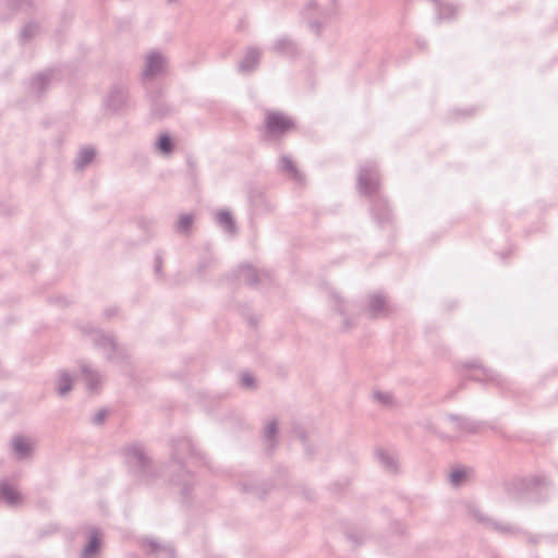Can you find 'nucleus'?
Masks as SVG:
<instances>
[{
    "label": "nucleus",
    "instance_id": "4",
    "mask_svg": "<svg viewBox=\"0 0 558 558\" xmlns=\"http://www.w3.org/2000/svg\"><path fill=\"white\" fill-rule=\"evenodd\" d=\"M392 312L387 298L381 293L369 294L364 307V313L369 318L386 317Z\"/></svg>",
    "mask_w": 558,
    "mask_h": 558
},
{
    "label": "nucleus",
    "instance_id": "33",
    "mask_svg": "<svg viewBox=\"0 0 558 558\" xmlns=\"http://www.w3.org/2000/svg\"><path fill=\"white\" fill-rule=\"evenodd\" d=\"M449 424H451L456 429L462 430L465 428V423L462 418L457 416H450L446 420Z\"/></svg>",
    "mask_w": 558,
    "mask_h": 558
},
{
    "label": "nucleus",
    "instance_id": "8",
    "mask_svg": "<svg viewBox=\"0 0 558 558\" xmlns=\"http://www.w3.org/2000/svg\"><path fill=\"white\" fill-rule=\"evenodd\" d=\"M11 447L17 460H25L34 453L36 442L28 437L16 435L11 440Z\"/></svg>",
    "mask_w": 558,
    "mask_h": 558
},
{
    "label": "nucleus",
    "instance_id": "5",
    "mask_svg": "<svg viewBox=\"0 0 558 558\" xmlns=\"http://www.w3.org/2000/svg\"><path fill=\"white\" fill-rule=\"evenodd\" d=\"M80 373L82 380L85 384L86 389L89 392H98L106 380V376L100 373L97 368H95L92 364L88 362H81L80 363Z\"/></svg>",
    "mask_w": 558,
    "mask_h": 558
},
{
    "label": "nucleus",
    "instance_id": "37",
    "mask_svg": "<svg viewBox=\"0 0 558 558\" xmlns=\"http://www.w3.org/2000/svg\"><path fill=\"white\" fill-rule=\"evenodd\" d=\"M472 513H473V515H474L475 518H477L480 521H483V520H484L483 515H481V514H480V511H478V510H474Z\"/></svg>",
    "mask_w": 558,
    "mask_h": 558
},
{
    "label": "nucleus",
    "instance_id": "26",
    "mask_svg": "<svg viewBox=\"0 0 558 558\" xmlns=\"http://www.w3.org/2000/svg\"><path fill=\"white\" fill-rule=\"evenodd\" d=\"M146 544L149 547V551L154 554L163 553L169 558H173L174 551L171 547L163 546L155 539H146Z\"/></svg>",
    "mask_w": 558,
    "mask_h": 558
},
{
    "label": "nucleus",
    "instance_id": "11",
    "mask_svg": "<svg viewBox=\"0 0 558 558\" xmlns=\"http://www.w3.org/2000/svg\"><path fill=\"white\" fill-rule=\"evenodd\" d=\"M262 51L257 48L250 47L245 51L243 59L238 64V70L241 73H252L258 65Z\"/></svg>",
    "mask_w": 558,
    "mask_h": 558
},
{
    "label": "nucleus",
    "instance_id": "12",
    "mask_svg": "<svg viewBox=\"0 0 558 558\" xmlns=\"http://www.w3.org/2000/svg\"><path fill=\"white\" fill-rule=\"evenodd\" d=\"M0 496L11 507H17L23 502L20 492L4 481L0 482Z\"/></svg>",
    "mask_w": 558,
    "mask_h": 558
},
{
    "label": "nucleus",
    "instance_id": "2",
    "mask_svg": "<svg viewBox=\"0 0 558 558\" xmlns=\"http://www.w3.org/2000/svg\"><path fill=\"white\" fill-rule=\"evenodd\" d=\"M329 303L342 328L351 329L355 325V306L336 291L330 292Z\"/></svg>",
    "mask_w": 558,
    "mask_h": 558
},
{
    "label": "nucleus",
    "instance_id": "16",
    "mask_svg": "<svg viewBox=\"0 0 558 558\" xmlns=\"http://www.w3.org/2000/svg\"><path fill=\"white\" fill-rule=\"evenodd\" d=\"M376 457L380 463V465L387 471L388 473L395 474L399 470V463L395 456L390 454L389 452L385 450H377Z\"/></svg>",
    "mask_w": 558,
    "mask_h": 558
},
{
    "label": "nucleus",
    "instance_id": "32",
    "mask_svg": "<svg viewBox=\"0 0 558 558\" xmlns=\"http://www.w3.org/2000/svg\"><path fill=\"white\" fill-rule=\"evenodd\" d=\"M240 383H241L242 387L248 388V389L253 388L255 386V379L248 373H244L241 375Z\"/></svg>",
    "mask_w": 558,
    "mask_h": 558
},
{
    "label": "nucleus",
    "instance_id": "17",
    "mask_svg": "<svg viewBox=\"0 0 558 558\" xmlns=\"http://www.w3.org/2000/svg\"><path fill=\"white\" fill-rule=\"evenodd\" d=\"M239 279L247 284H255L262 280L264 272H259L257 269L250 265H244L239 268Z\"/></svg>",
    "mask_w": 558,
    "mask_h": 558
},
{
    "label": "nucleus",
    "instance_id": "24",
    "mask_svg": "<svg viewBox=\"0 0 558 558\" xmlns=\"http://www.w3.org/2000/svg\"><path fill=\"white\" fill-rule=\"evenodd\" d=\"M194 216L192 214H181L175 225V231L187 234L193 226Z\"/></svg>",
    "mask_w": 558,
    "mask_h": 558
},
{
    "label": "nucleus",
    "instance_id": "14",
    "mask_svg": "<svg viewBox=\"0 0 558 558\" xmlns=\"http://www.w3.org/2000/svg\"><path fill=\"white\" fill-rule=\"evenodd\" d=\"M97 151L92 146L82 147L75 158V170L83 171L87 166H89L95 157Z\"/></svg>",
    "mask_w": 558,
    "mask_h": 558
},
{
    "label": "nucleus",
    "instance_id": "36",
    "mask_svg": "<svg viewBox=\"0 0 558 558\" xmlns=\"http://www.w3.org/2000/svg\"><path fill=\"white\" fill-rule=\"evenodd\" d=\"M311 27L315 29V32L318 34L323 27V24L317 21H314L311 23Z\"/></svg>",
    "mask_w": 558,
    "mask_h": 558
},
{
    "label": "nucleus",
    "instance_id": "35",
    "mask_svg": "<svg viewBox=\"0 0 558 558\" xmlns=\"http://www.w3.org/2000/svg\"><path fill=\"white\" fill-rule=\"evenodd\" d=\"M106 415H107V412L105 410L97 412V414L94 417V422L96 424H100L105 420Z\"/></svg>",
    "mask_w": 558,
    "mask_h": 558
},
{
    "label": "nucleus",
    "instance_id": "25",
    "mask_svg": "<svg viewBox=\"0 0 558 558\" xmlns=\"http://www.w3.org/2000/svg\"><path fill=\"white\" fill-rule=\"evenodd\" d=\"M156 148L163 155L169 156L173 151V143L168 134H162L156 142Z\"/></svg>",
    "mask_w": 558,
    "mask_h": 558
},
{
    "label": "nucleus",
    "instance_id": "40",
    "mask_svg": "<svg viewBox=\"0 0 558 558\" xmlns=\"http://www.w3.org/2000/svg\"><path fill=\"white\" fill-rule=\"evenodd\" d=\"M169 3H174L177 2L178 0H167Z\"/></svg>",
    "mask_w": 558,
    "mask_h": 558
},
{
    "label": "nucleus",
    "instance_id": "31",
    "mask_svg": "<svg viewBox=\"0 0 558 558\" xmlns=\"http://www.w3.org/2000/svg\"><path fill=\"white\" fill-rule=\"evenodd\" d=\"M437 10L440 20L453 16L456 13V9L451 4H439Z\"/></svg>",
    "mask_w": 558,
    "mask_h": 558
},
{
    "label": "nucleus",
    "instance_id": "15",
    "mask_svg": "<svg viewBox=\"0 0 558 558\" xmlns=\"http://www.w3.org/2000/svg\"><path fill=\"white\" fill-rule=\"evenodd\" d=\"M73 383L74 378L68 371H59L57 377V391L59 396L65 397L72 390Z\"/></svg>",
    "mask_w": 558,
    "mask_h": 558
},
{
    "label": "nucleus",
    "instance_id": "19",
    "mask_svg": "<svg viewBox=\"0 0 558 558\" xmlns=\"http://www.w3.org/2000/svg\"><path fill=\"white\" fill-rule=\"evenodd\" d=\"M278 435V423L272 420L269 421L264 427V442L267 449L271 450L276 446Z\"/></svg>",
    "mask_w": 558,
    "mask_h": 558
},
{
    "label": "nucleus",
    "instance_id": "18",
    "mask_svg": "<svg viewBox=\"0 0 558 558\" xmlns=\"http://www.w3.org/2000/svg\"><path fill=\"white\" fill-rule=\"evenodd\" d=\"M50 72L39 73L34 76L29 83L31 92L35 95H40L50 84Z\"/></svg>",
    "mask_w": 558,
    "mask_h": 558
},
{
    "label": "nucleus",
    "instance_id": "10",
    "mask_svg": "<svg viewBox=\"0 0 558 558\" xmlns=\"http://www.w3.org/2000/svg\"><path fill=\"white\" fill-rule=\"evenodd\" d=\"M124 456L130 464H134L143 471H146L150 463L149 457L141 445L126 446Z\"/></svg>",
    "mask_w": 558,
    "mask_h": 558
},
{
    "label": "nucleus",
    "instance_id": "7",
    "mask_svg": "<svg viewBox=\"0 0 558 558\" xmlns=\"http://www.w3.org/2000/svg\"><path fill=\"white\" fill-rule=\"evenodd\" d=\"M129 95L123 86H113L105 99V107L112 113L124 110L128 106Z\"/></svg>",
    "mask_w": 558,
    "mask_h": 558
},
{
    "label": "nucleus",
    "instance_id": "29",
    "mask_svg": "<svg viewBox=\"0 0 558 558\" xmlns=\"http://www.w3.org/2000/svg\"><path fill=\"white\" fill-rule=\"evenodd\" d=\"M272 49L277 52L292 53L294 51V44L289 38H279L274 44Z\"/></svg>",
    "mask_w": 558,
    "mask_h": 558
},
{
    "label": "nucleus",
    "instance_id": "38",
    "mask_svg": "<svg viewBox=\"0 0 558 558\" xmlns=\"http://www.w3.org/2000/svg\"><path fill=\"white\" fill-rule=\"evenodd\" d=\"M242 489L244 492H253V487L252 486H247L246 484L242 483Z\"/></svg>",
    "mask_w": 558,
    "mask_h": 558
},
{
    "label": "nucleus",
    "instance_id": "21",
    "mask_svg": "<svg viewBox=\"0 0 558 558\" xmlns=\"http://www.w3.org/2000/svg\"><path fill=\"white\" fill-rule=\"evenodd\" d=\"M216 220L218 225L229 234H235L236 232V226L233 220V217L230 211L228 210H220L216 215Z\"/></svg>",
    "mask_w": 558,
    "mask_h": 558
},
{
    "label": "nucleus",
    "instance_id": "9",
    "mask_svg": "<svg viewBox=\"0 0 558 558\" xmlns=\"http://www.w3.org/2000/svg\"><path fill=\"white\" fill-rule=\"evenodd\" d=\"M378 175L375 168L367 166L359 172V190L362 194H372L377 190Z\"/></svg>",
    "mask_w": 558,
    "mask_h": 558
},
{
    "label": "nucleus",
    "instance_id": "22",
    "mask_svg": "<svg viewBox=\"0 0 558 558\" xmlns=\"http://www.w3.org/2000/svg\"><path fill=\"white\" fill-rule=\"evenodd\" d=\"M100 545L99 532L94 529L89 534V542L82 551V558H93Z\"/></svg>",
    "mask_w": 558,
    "mask_h": 558
},
{
    "label": "nucleus",
    "instance_id": "23",
    "mask_svg": "<svg viewBox=\"0 0 558 558\" xmlns=\"http://www.w3.org/2000/svg\"><path fill=\"white\" fill-rule=\"evenodd\" d=\"M373 399L376 403L387 409L396 405V399L389 391L375 390L373 392Z\"/></svg>",
    "mask_w": 558,
    "mask_h": 558
},
{
    "label": "nucleus",
    "instance_id": "20",
    "mask_svg": "<svg viewBox=\"0 0 558 558\" xmlns=\"http://www.w3.org/2000/svg\"><path fill=\"white\" fill-rule=\"evenodd\" d=\"M280 170L288 174L290 178H292L293 180L298 181V182H301L302 181V174L300 173V171L298 170L296 166L294 165V162L290 159L289 156H281L280 157Z\"/></svg>",
    "mask_w": 558,
    "mask_h": 558
},
{
    "label": "nucleus",
    "instance_id": "27",
    "mask_svg": "<svg viewBox=\"0 0 558 558\" xmlns=\"http://www.w3.org/2000/svg\"><path fill=\"white\" fill-rule=\"evenodd\" d=\"M39 26L35 23H27L21 29V40L27 43L36 37L39 33Z\"/></svg>",
    "mask_w": 558,
    "mask_h": 558
},
{
    "label": "nucleus",
    "instance_id": "1",
    "mask_svg": "<svg viewBox=\"0 0 558 558\" xmlns=\"http://www.w3.org/2000/svg\"><path fill=\"white\" fill-rule=\"evenodd\" d=\"M93 343L102 351L106 360L109 363L123 365L128 363L129 352L119 344L112 335L104 333L95 330L92 333Z\"/></svg>",
    "mask_w": 558,
    "mask_h": 558
},
{
    "label": "nucleus",
    "instance_id": "6",
    "mask_svg": "<svg viewBox=\"0 0 558 558\" xmlns=\"http://www.w3.org/2000/svg\"><path fill=\"white\" fill-rule=\"evenodd\" d=\"M265 126L268 135L279 136L292 130L294 124L288 117L278 112H270L266 117Z\"/></svg>",
    "mask_w": 558,
    "mask_h": 558
},
{
    "label": "nucleus",
    "instance_id": "28",
    "mask_svg": "<svg viewBox=\"0 0 558 558\" xmlns=\"http://www.w3.org/2000/svg\"><path fill=\"white\" fill-rule=\"evenodd\" d=\"M331 7L328 9H320L318 8L317 3L315 1H310L307 3L308 9H316L318 11V15L323 16L324 19H330L336 15L337 9H336V2L337 0H330Z\"/></svg>",
    "mask_w": 558,
    "mask_h": 558
},
{
    "label": "nucleus",
    "instance_id": "3",
    "mask_svg": "<svg viewBox=\"0 0 558 558\" xmlns=\"http://www.w3.org/2000/svg\"><path fill=\"white\" fill-rule=\"evenodd\" d=\"M168 64L167 58L157 50H151L144 58L142 76L145 80H153L166 72Z\"/></svg>",
    "mask_w": 558,
    "mask_h": 558
},
{
    "label": "nucleus",
    "instance_id": "30",
    "mask_svg": "<svg viewBox=\"0 0 558 558\" xmlns=\"http://www.w3.org/2000/svg\"><path fill=\"white\" fill-rule=\"evenodd\" d=\"M468 478V471L464 469H456L450 473L449 481L452 486H461Z\"/></svg>",
    "mask_w": 558,
    "mask_h": 558
},
{
    "label": "nucleus",
    "instance_id": "39",
    "mask_svg": "<svg viewBox=\"0 0 558 558\" xmlns=\"http://www.w3.org/2000/svg\"><path fill=\"white\" fill-rule=\"evenodd\" d=\"M299 437H300V438H302V439H304V438H305L304 433H303V432H300V433H299Z\"/></svg>",
    "mask_w": 558,
    "mask_h": 558
},
{
    "label": "nucleus",
    "instance_id": "34",
    "mask_svg": "<svg viewBox=\"0 0 558 558\" xmlns=\"http://www.w3.org/2000/svg\"><path fill=\"white\" fill-rule=\"evenodd\" d=\"M12 2H14L20 10H24L31 5V0H12Z\"/></svg>",
    "mask_w": 558,
    "mask_h": 558
},
{
    "label": "nucleus",
    "instance_id": "13",
    "mask_svg": "<svg viewBox=\"0 0 558 558\" xmlns=\"http://www.w3.org/2000/svg\"><path fill=\"white\" fill-rule=\"evenodd\" d=\"M185 454H189L191 458L197 456V451L194 448L193 444L189 439L179 440L173 448V459L181 465L182 460Z\"/></svg>",
    "mask_w": 558,
    "mask_h": 558
}]
</instances>
